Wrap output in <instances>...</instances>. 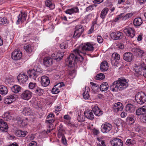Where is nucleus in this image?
<instances>
[{
  "mask_svg": "<svg viewBox=\"0 0 146 146\" xmlns=\"http://www.w3.org/2000/svg\"><path fill=\"white\" fill-rule=\"evenodd\" d=\"M77 48L74 50L73 52L65 60L66 64L69 67H73L77 61H82L84 59L83 56L79 52H78Z\"/></svg>",
  "mask_w": 146,
  "mask_h": 146,
  "instance_id": "1",
  "label": "nucleus"
},
{
  "mask_svg": "<svg viewBox=\"0 0 146 146\" xmlns=\"http://www.w3.org/2000/svg\"><path fill=\"white\" fill-rule=\"evenodd\" d=\"M128 86L126 80L125 78H119L114 81L110 86L111 90L114 92L122 91L127 88Z\"/></svg>",
  "mask_w": 146,
  "mask_h": 146,
  "instance_id": "2",
  "label": "nucleus"
},
{
  "mask_svg": "<svg viewBox=\"0 0 146 146\" xmlns=\"http://www.w3.org/2000/svg\"><path fill=\"white\" fill-rule=\"evenodd\" d=\"M2 117L3 119H0V130L2 131L6 132L8 128V126L7 123L4 121H8L11 119V117L10 115V112H7L4 113Z\"/></svg>",
  "mask_w": 146,
  "mask_h": 146,
  "instance_id": "3",
  "label": "nucleus"
},
{
  "mask_svg": "<svg viewBox=\"0 0 146 146\" xmlns=\"http://www.w3.org/2000/svg\"><path fill=\"white\" fill-rule=\"evenodd\" d=\"M78 52H80L81 54L83 55L86 54L87 52L92 51L94 49L93 45L89 42H87L84 45H81L77 48Z\"/></svg>",
  "mask_w": 146,
  "mask_h": 146,
  "instance_id": "4",
  "label": "nucleus"
},
{
  "mask_svg": "<svg viewBox=\"0 0 146 146\" xmlns=\"http://www.w3.org/2000/svg\"><path fill=\"white\" fill-rule=\"evenodd\" d=\"M135 100L136 102L140 105L143 104L146 101V95L142 92L137 93L135 96Z\"/></svg>",
  "mask_w": 146,
  "mask_h": 146,
  "instance_id": "5",
  "label": "nucleus"
},
{
  "mask_svg": "<svg viewBox=\"0 0 146 146\" xmlns=\"http://www.w3.org/2000/svg\"><path fill=\"white\" fill-rule=\"evenodd\" d=\"M84 31V28L81 25H77L76 26L75 30L74 31L73 37L74 38H79Z\"/></svg>",
  "mask_w": 146,
  "mask_h": 146,
  "instance_id": "6",
  "label": "nucleus"
},
{
  "mask_svg": "<svg viewBox=\"0 0 146 146\" xmlns=\"http://www.w3.org/2000/svg\"><path fill=\"white\" fill-rule=\"evenodd\" d=\"M22 53L20 50L17 49H15L12 53L11 57L15 60L20 59L22 57Z\"/></svg>",
  "mask_w": 146,
  "mask_h": 146,
  "instance_id": "7",
  "label": "nucleus"
},
{
  "mask_svg": "<svg viewBox=\"0 0 146 146\" xmlns=\"http://www.w3.org/2000/svg\"><path fill=\"white\" fill-rule=\"evenodd\" d=\"M124 32L126 35L131 38H133L135 35L134 29L130 27H126L123 30Z\"/></svg>",
  "mask_w": 146,
  "mask_h": 146,
  "instance_id": "8",
  "label": "nucleus"
},
{
  "mask_svg": "<svg viewBox=\"0 0 146 146\" xmlns=\"http://www.w3.org/2000/svg\"><path fill=\"white\" fill-rule=\"evenodd\" d=\"M111 124L106 123L103 124L101 126V129L102 132L104 133H106L109 132L112 128Z\"/></svg>",
  "mask_w": 146,
  "mask_h": 146,
  "instance_id": "9",
  "label": "nucleus"
},
{
  "mask_svg": "<svg viewBox=\"0 0 146 146\" xmlns=\"http://www.w3.org/2000/svg\"><path fill=\"white\" fill-rule=\"evenodd\" d=\"M111 38L114 40H119L121 39L123 37V34L120 31L116 32H112L110 35Z\"/></svg>",
  "mask_w": 146,
  "mask_h": 146,
  "instance_id": "10",
  "label": "nucleus"
},
{
  "mask_svg": "<svg viewBox=\"0 0 146 146\" xmlns=\"http://www.w3.org/2000/svg\"><path fill=\"white\" fill-rule=\"evenodd\" d=\"M17 79L19 82L23 84L27 80L28 77L25 73L23 74H20L17 77Z\"/></svg>",
  "mask_w": 146,
  "mask_h": 146,
  "instance_id": "11",
  "label": "nucleus"
},
{
  "mask_svg": "<svg viewBox=\"0 0 146 146\" xmlns=\"http://www.w3.org/2000/svg\"><path fill=\"white\" fill-rule=\"evenodd\" d=\"M32 93L28 90H26L23 92L21 95V98L25 100H28L32 97Z\"/></svg>",
  "mask_w": 146,
  "mask_h": 146,
  "instance_id": "12",
  "label": "nucleus"
},
{
  "mask_svg": "<svg viewBox=\"0 0 146 146\" xmlns=\"http://www.w3.org/2000/svg\"><path fill=\"white\" fill-rule=\"evenodd\" d=\"M63 52H58L56 53H53L51 55L52 58L56 60L57 61H60L63 58L64 56Z\"/></svg>",
  "mask_w": 146,
  "mask_h": 146,
  "instance_id": "13",
  "label": "nucleus"
},
{
  "mask_svg": "<svg viewBox=\"0 0 146 146\" xmlns=\"http://www.w3.org/2000/svg\"><path fill=\"white\" fill-rule=\"evenodd\" d=\"M112 146H123V143L122 141L118 138H114L111 141Z\"/></svg>",
  "mask_w": 146,
  "mask_h": 146,
  "instance_id": "14",
  "label": "nucleus"
},
{
  "mask_svg": "<svg viewBox=\"0 0 146 146\" xmlns=\"http://www.w3.org/2000/svg\"><path fill=\"white\" fill-rule=\"evenodd\" d=\"M27 16V14L25 12H21L17 16L18 20L16 22V24H19L21 22H23L26 20Z\"/></svg>",
  "mask_w": 146,
  "mask_h": 146,
  "instance_id": "15",
  "label": "nucleus"
},
{
  "mask_svg": "<svg viewBox=\"0 0 146 146\" xmlns=\"http://www.w3.org/2000/svg\"><path fill=\"white\" fill-rule=\"evenodd\" d=\"M133 54L130 52L125 53L123 55V58L124 60L127 62L131 61L133 58Z\"/></svg>",
  "mask_w": 146,
  "mask_h": 146,
  "instance_id": "16",
  "label": "nucleus"
},
{
  "mask_svg": "<svg viewBox=\"0 0 146 146\" xmlns=\"http://www.w3.org/2000/svg\"><path fill=\"white\" fill-rule=\"evenodd\" d=\"M41 83L42 85L44 87L47 86L50 83V80L49 78L45 76H43L41 77Z\"/></svg>",
  "mask_w": 146,
  "mask_h": 146,
  "instance_id": "17",
  "label": "nucleus"
},
{
  "mask_svg": "<svg viewBox=\"0 0 146 146\" xmlns=\"http://www.w3.org/2000/svg\"><path fill=\"white\" fill-rule=\"evenodd\" d=\"M132 51L137 57H142L145 54L144 51L140 48H133L132 50Z\"/></svg>",
  "mask_w": 146,
  "mask_h": 146,
  "instance_id": "18",
  "label": "nucleus"
},
{
  "mask_svg": "<svg viewBox=\"0 0 146 146\" xmlns=\"http://www.w3.org/2000/svg\"><path fill=\"white\" fill-rule=\"evenodd\" d=\"M92 108V111L96 116H100L103 114L102 111L100 110L98 106H93Z\"/></svg>",
  "mask_w": 146,
  "mask_h": 146,
  "instance_id": "19",
  "label": "nucleus"
},
{
  "mask_svg": "<svg viewBox=\"0 0 146 146\" xmlns=\"http://www.w3.org/2000/svg\"><path fill=\"white\" fill-rule=\"evenodd\" d=\"M84 114L86 118L88 119L92 120L94 118V115L91 110H86L84 112Z\"/></svg>",
  "mask_w": 146,
  "mask_h": 146,
  "instance_id": "20",
  "label": "nucleus"
},
{
  "mask_svg": "<svg viewBox=\"0 0 146 146\" xmlns=\"http://www.w3.org/2000/svg\"><path fill=\"white\" fill-rule=\"evenodd\" d=\"M143 69H146V66L144 63L139 66H136L133 69L137 73H138L141 71Z\"/></svg>",
  "mask_w": 146,
  "mask_h": 146,
  "instance_id": "21",
  "label": "nucleus"
},
{
  "mask_svg": "<svg viewBox=\"0 0 146 146\" xmlns=\"http://www.w3.org/2000/svg\"><path fill=\"white\" fill-rule=\"evenodd\" d=\"M112 57L111 59V62L112 64L114 65L115 64V63L117 62V60H119L120 59V55L114 53L112 54Z\"/></svg>",
  "mask_w": 146,
  "mask_h": 146,
  "instance_id": "22",
  "label": "nucleus"
},
{
  "mask_svg": "<svg viewBox=\"0 0 146 146\" xmlns=\"http://www.w3.org/2000/svg\"><path fill=\"white\" fill-rule=\"evenodd\" d=\"M108 68V62L106 61L102 62L100 65V69L101 71L104 72L107 71Z\"/></svg>",
  "mask_w": 146,
  "mask_h": 146,
  "instance_id": "23",
  "label": "nucleus"
},
{
  "mask_svg": "<svg viewBox=\"0 0 146 146\" xmlns=\"http://www.w3.org/2000/svg\"><path fill=\"white\" fill-rule=\"evenodd\" d=\"M113 109L115 111L118 112L119 111H121L123 108V105L122 103L118 102L115 103L113 107Z\"/></svg>",
  "mask_w": 146,
  "mask_h": 146,
  "instance_id": "24",
  "label": "nucleus"
},
{
  "mask_svg": "<svg viewBox=\"0 0 146 146\" xmlns=\"http://www.w3.org/2000/svg\"><path fill=\"white\" fill-rule=\"evenodd\" d=\"M28 132L26 131H22L17 130L15 132L16 135L18 137H23L27 134Z\"/></svg>",
  "mask_w": 146,
  "mask_h": 146,
  "instance_id": "25",
  "label": "nucleus"
},
{
  "mask_svg": "<svg viewBox=\"0 0 146 146\" xmlns=\"http://www.w3.org/2000/svg\"><path fill=\"white\" fill-rule=\"evenodd\" d=\"M79 9L77 7H76L67 9L65 12L67 14L71 15L74 13H77Z\"/></svg>",
  "mask_w": 146,
  "mask_h": 146,
  "instance_id": "26",
  "label": "nucleus"
},
{
  "mask_svg": "<svg viewBox=\"0 0 146 146\" xmlns=\"http://www.w3.org/2000/svg\"><path fill=\"white\" fill-rule=\"evenodd\" d=\"M52 63V58L49 57L44 58V64L45 66L48 67L51 65Z\"/></svg>",
  "mask_w": 146,
  "mask_h": 146,
  "instance_id": "27",
  "label": "nucleus"
},
{
  "mask_svg": "<svg viewBox=\"0 0 146 146\" xmlns=\"http://www.w3.org/2000/svg\"><path fill=\"white\" fill-rule=\"evenodd\" d=\"M109 86L108 83L106 82H103L100 85V90L102 92L106 91L108 89Z\"/></svg>",
  "mask_w": 146,
  "mask_h": 146,
  "instance_id": "28",
  "label": "nucleus"
},
{
  "mask_svg": "<svg viewBox=\"0 0 146 146\" xmlns=\"http://www.w3.org/2000/svg\"><path fill=\"white\" fill-rule=\"evenodd\" d=\"M8 92V90L7 88L3 85L0 86V93L3 95H5L7 94Z\"/></svg>",
  "mask_w": 146,
  "mask_h": 146,
  "instance_id": "29",
  "label": "nucleus"
},
{
  "mask_svg": "<svg viewBox=\"0 0 146 146\" xmlns=\"http://www.w3.org/2000/svg\"><path fill=\"white\" fill-rule=\"evenodd\" d=\"M142 23V21L141 18H137L135 19L133 22L134 25L135 26H140Z\"/></svg>",
  "mask_w": 146,
  "mask_h": 146,
  "instance_id": "30",
  "label": "nucleus"
},
{
  "mask_svg": "<svg viewBox=\"0 0 146 146\" xmlns=\"http://www.w3.org/2000/svg\"><path fill=\"white\" fill-rule=\"evenodd\" d=\"M21 88V87L19 86L15 85L11 88V90L14 93H17L20 92Z\"/></svg>",
  "mask_w": 146,
  "mask_h": 146,
  "instance_id": "31",
  "label": "nucleus"
},
{
  "mask_svg": "<svg viewBox=\"0 0 146 146\" xmlns=\"http://www.w3.org/2000/svg\"><path fill=\"white\" fill-rule=\"evenodd\" d=\"M122 20H126L128 19L129 18L131 17L133 15V13H129L125 15L123 13H121Z\"/></svg>",
  "mask_w": 146,
  "mask_h": 146,
  "instance_id": "32",
  "label": "nucleus"
},
{
  "mask_svg": "<svg viewBox=\"0 0 146 146\" xmlns=\"http://www.w3.org/2000/svg\"><path fill=\"white\" fill-rule=\"evenodd\" d=\"M109 11L108 8H104L100 14V17L102 19H104L105 17Z\"/></svg>",
  "mask_w": 146,
  "mask_h": 146,
  "instance_id": "33",
  "label": "nucleus"
},
{
  "mask_svg": "<svg viewBox=\"0 0 146 146\" xmlns=\"http://www.w3.org/2000/svg\"><path fill=\"white\" fill-rule=\"evenodd\" d=\"M125 110L126 111L129 112H132L134 111L133 106L131 104H128L126 106Z\"/></svg>",
  "mask_w": 146,
  "mask_h": 146,
  "instance_id": "34",
  "label": "nucleus"
},
{
  "mask_svg": "<svg viewBox=\"0 0 146 146\" xmlns=\"http://www.w3.org/2000/svg\"><path fill=\"white\" fill-rule=\"evenodd\" d=\"M45 5L52 9L54 7V5H53L50 0H47L45 1Z\"/></svg>",
  "mask_w": 146,
  "mask_h": 146,
  "instance_id": "35",
  "label": "nucleus"
},
{
  "mask_svg": "<svg viewBox=\"0 0 146 146\" xmlns=\"http://www.w3.org/2000/svg\"><path fill=\"white\" fill-rule=\"evenodd\" d=\"M136 143V141L133 139H128L125 143L127 145H134Z\"/></svg>",
  "mask_w": 146,
  "mask_h": 146,
  "instance_id": "36",
  "label": "nucleus"
},
{
  "mask_svg": "<svg viewBox=\"0 0 146 146\" xmlns=\"http://www.w3.org/2000/svg\"><path fill=\"white\" fill-rule=\"evenodd\" d=\"M34 91L36 94L39 96H41L43 94L42 90L38 87L35 89Z\"/></svg>",
  "mask_w": 146,
  "mask_h": 146,
  "instance_id": "37",
  "label": "nucleus"
},
{
  "mask_svg": "<svg viewBox=\"0 0 146 146\" xmlns=\"http://www.w3.org/2000/svg\"><path fill=\"white\" fill-rule=\"evenodd\" d=\"M88 89L87 90V89L85 90V92L83 93V96L84 99H88L90 97Z\"/></svg>",
  "mask_w": 146,
  "mask_h": 146,
  "instance_id": "38",
  "label": "nucleus"
},
{
  "mask_svg": "<svg viewBox=\"0 0 146 146\" xmlns=\"http://www.w3.org/2000/svg\"><path fill=\"white\" fill-rule=\"evenodd\" d=\"M24 48L27 52L31 53L32 52L33 47L30 45H28L26 46H24Z\"/></svg>",
  "mask_w": 146,
  "mask_h": 146,
  "instance_id": "39",
  "label": "nucleus"
},
{
  "mask_svg": "<svg viewBox=\"0 0 146 146\" xmlns=\"http://www.w3.org/2000/svg\"><path fill=\"white\" fill-rule=\"evenodd\" d=\"M31 111L30 109L28 108H25L23 109V113L25 115H28L31 114Z\"/></svg>",
  "mask_w": 146,
  "mask_h": 146,
  "instance_id": "40",
  "label": "nucleus"
},
{
  "mask_svg": "<svg viewBox=\"0 0 146 146\" xmlns=\"http://www.w3.org/2000/svg\"><path fill=\"white\" fill-rule=\"evenodd\" d=\"M97 139L99 141L98 145L99 146H106L104 141L100 137H98Z\"/></svg>",
  "mask_w": 146,
  "mask_h": 146,
  "instance_id": "41",
  "label": "nucleus"
},
{
  "mask_svg": "<svg viewBox=\"0 0 146 146\" xmlns=\"http://www.w3.org/2000/svg\"><path fill=\"white\" fill-rule=\"evenodd\" d=\"M105 78L104 75L102 73H100L97 75L96 78L97 80H102Z\"/></svg>",
  "mask_w": 146,
  "mask_h": 146,
  "instance_id": "42",
  "label": "nucleus"
},
{
  "mask_svg": "<svg viewBox=\"0 0 146 146\" xmlns=\"http://www.w3.org/2000/svg\"><path fill=\"white\" fill-rule=\"evenodd\" d=\"M90 84L91 85L92 89L93 91H96L98 89L99 87L98 85L92 82H90Z\"/></svg>",
  "mask_w": 146,
  "mask_h": 146,
  "instance_id": "43",
  "label": "nucleus"
},
{
  "mask_svg": "<svg viewBox=\"0 0 146 146\" xmlns=\"http://www.w3.org/2000/svg\"><path fill=\"white\" fill-rule=\"evenodd\" d=\"M68 47V43L66 41H64L61 43L60 45V48L62 49H65Z\"/></svg>",
  "mask_w": 146,
  "mask_h": 146,
  "instance_id": "44",
  "label": "nucleus"
},
{
  "mask_svg": "<svg viewBox=\"0 0 146 146\" xmlns=\"http://www.w3.org/2000/svg\"><path fill=\"white\" fill-rule=\"evenodd\" d=\"M85 117L83 115H78L77 119L79 122H84L85 120Z\"/></svg>",
  "mask_w": 146,
  "mask_h": 146,
  "instance_id": "45",
  "label": "nucleus"
},
{
  "mask_svg": "<svg viewBox=\"0 0 146 146\" xmlns=\"http://www.w3.org/2000/svg\"><path fill=\"white\" fill-rule=\"evenodd\" d=\"M37 87L36 84L35 83L31 82L29 84V87L30 89H35Z\"/></svg>",
  "mask_w": 146,
  "mask_h": 146,
  "instance_id": "46",
  "label": "nucleus"
},
{
  "mask_svg": "<svg viewBox=\"0 0 146 146\" xmlns=\"http://www.w3.org/2000/svg\"><path fill=\"white\" fill-rule=\"evenodd\" d=\"M7 18L5 17L0 18V25H3L7 23Z\"/></svg>",
  "mask_w": 146,
  "mask_h": 146,
  "instance_id": "47",
  "label": "nucleus"
},
{
  "mask_svg": "<svg viewBox=\"0 0 146 146\" xmlns=\"http://www.w3.org/2000/svg\"><path fill=\"white\" fill-rule=\"evenodd\" d=\"M59 92V89L56 87V86L55 85L52 89V93L53 94H56Z\"/></svg>",
  "mask_w": 146,
  "mask_h": 146,
  "instance_id": "48",
  "label": "nucleus"
},
{
  "mask_svg": "<svg viewBox=\"0 0 146 146\" xmlns=\"http://www.w3.org/2000/svg\"><path fill=\"white\" fill-rule=\"evenodd\" d=\"M127 121H130L131 124H133L135 122V120L133 116H129L127 117Z\"/></svg>",
  "mask_w": 146,
  "mask_h": 146,
  "instance_id": "49",
  "label": "nucleus"
},
{
  "mask_svg": "<svg viewBox=\"0 0 146 146\" xmlns=\"http://www.w3.org/2000/svg\"><path fill=\"white\" fill-rule=\"evenodd\" d=\"M72 70H69V74L71 76L74 77L76 74L75 70L74 69V68L72 67Z\"/></svg>",
  "mask_w": 146,
  "mask_h": 146,
  "instance_id": "50",
  "label": "nucleus"
},
{
  "mask_svg": "<svg viewBox=\"0 0 146 146\" xmlns=\"http://www.w3.org/2000/svg\"><path fill=\"white\" fill-rule=\"evenodd\" d=\"M121 14L118 15L115 19L113 20V22H118L119 21L122 20V16Z\"/></svg>",
  "mask_w": 146,
  "mask_h": 146,
  "instance_id": "51",
  "label": "nucleus"
},
{
  "mask_svg": "<svg viewBox=\"0 0 146 146\" xmlns=\"http://www.w3.org/2000/svg\"><path fill=\"white\" fill-rule=\"evenodd\" d=\"M141 108H140L137 109L135 113L137 115H141L144 114Z\"/></svg>",
  "mask_w": 146,
  "mask_h": 146,
  "instance_id": "52",
  "label": "nucleus"
},
{
  "mask_svg": "<svg viewBox=\"0 0 146 146\" xmlns=\"http://www.w3.org/2000/svg\"><path fill=\"white\" fill-rule=\"evenodd\" d=\"M35 71L36 69H34L31 70H29L28 71H27V73L29 77L30 78H31L32 75H33V74L35 73Z\"/></svg>",
  "mask_w": 146,
  "mask_h": 146,
  "instance_id": "53",
  "label": "nucleus"
},
{
  "mask_svg": "<svg viewBox=\"0 0 146 146\" xmlns=\"http://www.w3.org/2000/svg\"><path fill=\"white\" fill-rule=\"evenodd\" d=\"M64 86V83L63 82L58 83L56 84L55 86L56 87L60 90V88L62 86Z\"/></svg>",
  "mask_w": 146,
  "mask_h": 146,
  "instance_id": "54",
  "label": "nucleus"
},
{
  "mask_svg": "<svg viewBox=\"0 0 146 146\" xmlns=\"http://www.w3.org/2000/svg\"><path fill=\"white\" fill-rule=\"evenodd\" d=\"M63 130L62 129H60L58 130V137H60L63 136V135H64L63 133Z\"/></svg>",
  "mask_w": 146,
  "mask_h": 146,
  "instance_id": "55",
  "label": "nucleus"
},
{
  "mask_svg": "<svg viewBox=\"0 0 146 146\" xmlns=\"http://www.w3.org/2000/svg\"><path fill=\"white\" fill-rule=\"evenodd\" d=\"M38 69H36V71L35 73L33 74V75H32L31 78H33L34 80H35L37 76V72H38Z\"/></svg>",
  "mask_w": 146,
  "mask_h": 146,
  "instance_id": "56",
  "label": "nucleus"
},
{
  "mask_svg": "<svg viewBox=\"0 0 146 146\" xmlns=\"http://www.w3.org/2000/svg\"><path fill=\"white\" fill-rule=\"evenodd\" d=\"M97 39L98 42L99 43H102L103 41V39L101 36H97Z\"/></svg>",
  "mask_w": 146,
  "mask_h": 146,
  "instance_id": "57",
  "label": "nucleus"
},
{
  "mask_svg": "<svg viewBox=\"0 0 146 146\" xmlns=\"http://www.w3.org/2000/svg\"><path fill=\"white\" fill-rule=\"evenodd\" d=\"M12 102V101L11 100H9L7 98H5L4 100V102L6 104H9Z\"/></svg>",
  "mask_w": 146,
  "mask_h": 146,
  "instance_id": "58",
  "label": "nucleus"
},
{
  "mask_svg": "<svg viewBox=\"0 0 146 146\" xmlns=\"http://www.w3.org/2000/svg\"><path fill=\"white\" fill-rule=\"evenodd\" d=\"M16 96V95H12L9 96H7L6 98L9 99V100H11L14 99L15 97V96Z\"/></svg>",
  "mask_w": 146,
  "mask_h": 146,
  "instance_id": "59",
  "label": "nucleus"
},
{
  "mask_svg": "<svg viewBox=\"0 0 146 146\" xmlns=\"http://www.w3.org/2000/svg\"><path fill=\"white\" fill-rule=\"evenodd\" d=\"M141 122L143 123L146 122V115H142V116L141 117Z\"/></svg>",
  "mask_w": 146,
  "mask_h": 146,
  "instance_id": "60",
  "label": "nucleus"
},
{
  "mask_svg": "<svg viewBox=\"0 0 146 146\" xmlns=\"http://www.w3.org/2000/svg\"><path fill=\"white\" fill-rule=\"evenodd\" d=\"M62 137V143L64 145H66L67 144L66 140L64 135H63V136Z\"/></svg>",
  "mask_w": 146,
  "mask_h": 146,
  "instance_id": "61",
  "label": "nucleus"
},
{
  "mask_svg": "<svg viewBox=\"0 0 146 146\" xmlns=\"http://www.w3.org/2000/svg\"><path fill=\"white\" fill-rule=\"evenodd\" d=\"M37 143L35 141H32L29 143V146H36L37 145Z\"/></svg>",
  "mask_w": 146,
  "mask_h": 146,
  "instance_id": "62",
  "label": "nucleus"
},
{
  "mask_svg": "<svg viewBox=\"0 0 146 146\" xmlns=\"http://www.w3.org/2000/svg\"><path fill=\"white\" fill-rule=\"evenodd\" d=\"M93 9V6L92 5H90L87 7L86 9V11H88L90 10H92Z\"/></svg>",
  "mask_w": 146,
  "mask_h": 146,
  "instance_id": "63",
  "label": "nucleus"
},
{
  "mask_svg": "<svg viewBox=\"0 0 146 146\" xmlns=\"http://www.w3.org/2000/svg\"><path fill=\"white\" fill-rule=\"evenodd\" d=\"M54 121V120L53 119H49L46 120V123H48L49 124H52Z\"/></svg>",
  "mask_w": 146,
  "mask_h": 146,
  "instance_id": "64",
  "label": "nucleus"
}]
</instances>
